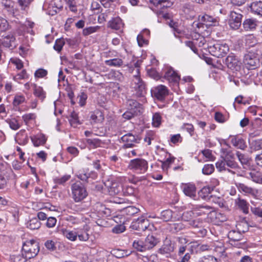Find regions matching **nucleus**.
I'll list each match as a JSON object with an SVG mask.
<instances>
[{
    "instance_id": "obj_1",
    "label": "nucleus",
    "mask_w": 262,
    "mask_h": 262,
    "mask_svg": "<svg viewBox=\"0 0 262 262\" xmlns=\"http://www.w3.org/2000/svg\"><path fill=\"white\" fill-rule=\"evenodd\" d=\"M261 52L257 48L249 49L244 57V62L249 68L254 69L259 66Z\"/></svg>"
},
{
    "instance_id": "obj_2",
    "label": "nucleus",
    "mask_w": 262,
    "mask_h": 262,
    "mask_svg": "<svg viewBox=\"0 0 262 262\" xmlns=\"http://www.w3.org/2000/svg\"><path fill=\"white\" fill-rule=\"evenodd\" d=\"M242 12V11L238 9H234L230 11L228 24L231 29L236 30L241 27L243 17Z\"/></svg>"
},
{
    "instance_id": "obj_3",
    "label": "nucleus",
    "mask_w": 262,
    "mask_h": 262,
    "mask_svg": "<svg viewBox=\"0 0 262 262\" xmlns=\"http://www.w3.org/2000/svg\"><path fill=\"white\" fill-rule=\"evenodd\" d=\"M128 168L137 173L144 174L147 171L148 163L144 159L136 158L130 161Z\"/></svg>"
},
{
    "instance_id": "obj_4",
    "label": "nucleus",
    "mask_w": 262,
    "mask_h": 262,
    "mask_svg": "<svg viewBox=\"0 0 262 262\" xmlns=\"http://www.w3.org/2000/svg\"><path fill=\"white\" fill-rule=\"evenodd\" d=\"M71 190L72 198L77 203L82 201L88 195L86 188L80 182L73 184Z\"/></svg>"
},
{
    "instance_id": "obj_5",
    "label": "nucleus",
    "mask_w": 262,
    "mask_h": 262,
    "mask_svg": "<svg viewBox=\"0 0 262 262\" xmlns=\"http://www.w3.org/2000/svg\"><path fill=\"white\" fill-rule=\"evenodd\" d=\"M22 251L27 258L31 259L35 257L39 252V243L34 240L26 241L23 244Z\"/></svg>"
},
{
    "instance_id": "obj_6",
    "label": "nucleus",
    "mask_w": 262,
    "mask_h": 262,
    "mask_svg": "<svg viewBox=\"0 0 262 262\" xmlns=\"http://www.w3.org/2000/svg\"><path fill=\"white\" fill-rule=\"evenodd\" d=\"M209 52L213 56L221 58L225 56L229 51V48L226 43H216L208 47Z\"/></svg>"
},
{
    "instance_id": "obj_7",
    "label": "nucleus",
    "mask_w": 262,
    "mask_h": 262,
    "mask_svg": "<svg viewBox=\"0 0 262 262\" xmlns=\"http://www.w3.org/2000/svg\"><path fill=\"white\" fill-rule=\"evenodd\" d=\"M212 208L208 205H195L192 208V211L185 212L183 214L182 217L185 219V216L189 215L191 216L192 214H195L198 216L208 215L212 212Z\"/></svg>"
},
{
    "instance_id": "obj_8",
    "label": "nucleus",
    "mask_w": 262,
    "mask_h": 262,
    "mask_svg": "<svg viewBox=\"0 0 262 262\" xmlns=\"http://www.w3.org/2000/svg\"><path fill=\"white\" fill-rule=\"evenodd\" d=\"M227 67L233 72L239 71L241 68L242 63L238 58L233 54L228 55L225 60Z\"/></svg>"
},
{
    "instance_id": "obj_9",
    "label": "nucleus",
    "mask_w": 262,
    "mask_h": 262,
    "mask_svg": "<svg viewBox=\"0 0 262 262\" xmlns=\"http://www.w3.org/2000/svg\"><path fill=\"white\" fill-rule=\"evenodd\" d=\"M149 226V220L144 216L133 221L131 224V227L139 231H145Z\"/></svg>"
},
{
    "instance_id": "obj_10",
    "label": "nucleus",
    "mask_w": 262,
    "mask_h": 262,
    "mask_svg": "<svg viewBox=\"0 0 262 262\" xmlns=\"http://www.w3.org/2000/svg\"><path fill=\"white\" fill-rule=\"evenodd\" d=\"M168 94L167 88L163 85H159L151 90V94L153 97L161 101L165 99Z\"/></svg>"
},
{
    "instance_id": "obj_11",
    "label": "nucleus",
    "mask_w": 262,
    "mask_h": 262,
    "mask_svg": "<svg viewBox=\"0 0 262 262\" xmlns=\"http://www.w3.org/2000/svg\"><path fill=\"white\" fill-rule=\"evenodd\" d=\"M134 82L135 84L134 89L136 91V96L138 97H144L146 93L144 82L138 75L134 76Z\"/></svg>"
},
{
    "instance_id": "obj_12",
    "label": "nucleus",
    "mask_w": 262,
    "mask_h": 262,
    "mask_svg": "<svg viewBox=\"0 0 262 262\" xmlns=\"http://www.w3.org/2000/svg\"><path fill=\"white\" fill-rule=\"evenodd\" d=\"M163 79L173 84H177L180 79V76L171 67L167 68L165 72Z\"/></svg>"
},
{
    "instance_id": "obj_13",
    "label": "nucleus",
    "mask_w": 262,
    "mask_h": 262,
    "mask_svg": "<svg viewBox=\"0 0 262 262\" xmlns=\"http://www.w3.org/2000/svg\"><path fill=\"white\" fill-rule=\"evenodd\" d=\"M235 185L241 192L246 194H250L254 198H258V191L257 189L249 187L242 183H236Z\"/></svg>"
},
{
    "instance_id": "obj_14",
    "label": "nucleus",
    "mask_w": 262,
    "mask_h": 262,
    "mask_svg": "<svg viewBox=\"0 0 262 262\" xmlns=\"http://www.w3.org/2000/svg\"><path fill=\"white\" fill-rule=\"evenodd\" d=\"M184 194L191 198L196 196V187L194 184L191 183L183 184L181 186Z\"/></svg>"
},
{
    "instance_id": "obj_15",
    "label": "nucleus",
    "mask_w": 262,
    "mask_h": 262,
    "mask_svg": "<svg viewBox=\"0 0 262 262\" xmlns=\"http://www.w3.org/2000/svg\"><path fill=\"white\" fill-rule=\"evenodd\" d=\"M243 27L246 31H254L257 26L258 21L254 18H247L243 23Z\"/></svg>"
},
{
    "instance_id": "obj_16",
    "label": "nucleus",
    "mask_w": 262,
    "mask_h": 262,
    "mask_svg": "<svg viewBox=\"0 0 262 262\" xmlns=\"http://www.w3.org/2000/svg\"><path fill=\"white\" fill-rule=\"evenodd\" d=\"M149 2L158 9L170 8L173 4L172 0H150Z\"/></svg>"
},
{
    "instance_id": "obj_17",
    "label": "nucleus",
    "mask_w": 262,
    "mask_h": 262,
    "mask_svg": "<svg viewBox=\"0 0 262 262\" xmlns=\"http://www.w3.org/2000/svg\"><path fill=\"white\" fill-rule=\"evenodd\" d=\"M213 187L205 186L202 188L199 192V196L204 200H211L213 198L212 195H210L213 190Z\"/></svg>"
},
{
    "instance_id": "obj_18",
    "label": "nucleus",
    "mask_w": 262,
    "mask_h": 262,
    "mask_svg": "<svg viewBox=\"0 0 262 262\" xmlns=\"http://www.w3.org/2000/svg\"><path fill=\"white\" fill-rule=\"evenodd\" d=\"M2 5L4 7V10L8 12L9 16H15V11L12 5L13 2L10 0H3Z\"/></svg>"
},
{
    "instance_id": "obj_19",
    "label": "nucleus",
    "mask_w": 262,
    "mask_h": 262,
    "mask_svg": "<svg viewBox=\"0 0 262 262\" xmlns=\"http://www.w3.org/2000/svg\"><path fill=\"white\" fill-rule=\"evenodd\" d=\"M90 118L92 121V123H101L104 120L103 113L99 110H96L92 112Z\"/></svg>"
},
{
    "instance_id": "obj_20",
    "label": "nucleus",
    "mask_w": 262,
    "mask_h": 262,
    "mask_svg": "<svg viewBox=\"0 0 262 262\" xmlns=\"http://www.w3.org/2000/svg\"><path fill=\"white\" fill-rule=\"evenodd\" d=\"M199 20L204 23V25L206 27L208 26H215L216 23V19L211 16L207 14L199 16Z\"/></svg>"
},
{
    "instance_id": "obj_21",
    "label": "nucleus",
    "mask_w": 262,
    "mask_h": 262,
    "mask_svg": "<svg viewBox=\"0 0 262 262\" xmlns=\"http://www.w3.org/2000/svg\"><path fill=\"white\" fill-rule=\"evenodd\" d=\"M123 26V24L121 19L119 17L113 18L108 23V27L112 29L118 30L120 29Z\"/></svg>"
},
{
    "instance_id": "obj_22",
    "label": "nucleus",
    "mask_w": 262,
    "mask_h": 262,
    "mask_svg": "<svg viewBox=\"0 0 262 262\" xmlns=\"http://www.w3.org/2000/svg\"><path fill=\"white\" fill-rule=\"evenodd\" d=\"M144 242L146 249L149 250L154 247L159 241L154 235H148Z\"/></svg>"
},
{
    "instance_id": "obj_23",
    "label": "nucleus",
    "mask_w": 262,
    "mask_h": 262,
    "mask_svg": "<svg viewBox=\"0 0 262 262\" xmlns=\"http://www.w3.org/2000/svg\"><path fill=\"white\" fill-rule=\"evenodd\" d=\"M231 143L234 146L241 149H245L246 147L244 140L242 138L236 136H234L231 138Z\"/></svg>"
},
{
    "instance_id": "obj_24",
    "label": "nucleus",
    "mask_w": 262,
    "mask_h": 262,
    "mask_svg": "<svg viewBox=\"0 0 262 262\" xmlns=\"http://www.w3.org/2000/svg\"><path fill=\"white\" fill-rule=\"evenodd\" d=\"M174 250L173 246L170 243H165L159 249V253L161 254L166 255L168 257Z\"/></svg>"
},
{
    "instance_id": "obj_25",
    "label": "nucleus",
    "mask_w": 262,
    "mask_h": 262,
    "mask_svg": "<svg viewBox=\"0 0 262 262\" xmlns=\"http://www.w3.org/2000/svg\"><path fill=\"white\" fill-rule=\"evenodd\" d=\"M251 11L255 14L262 16V1H254L251 4Z\"/></svg>"
},
{
    "instance_id": "obj_26",
    "label": "nucleus",
    "mask_w": 262,
    "mask_h": 262,
    "mask_svg": "<svg viewBox=\"0 0 262 262\" xmlns=\"http://www.w3.org/2000/svg\"><path fill=\"white\" fill-rule=\"evenodd\" d=\"M16 140L19 144H26L28 141V138L26 131L24 129L20 130L17 134L16 137Z\"/></svg>"
},
{
    "instance_id": "obj_27",
    "label": "nucleus",
    "mask_w": 262,
    "mask_h": 262,
    "mask_svg": "<svg viewBox=\"0 0 262 262\" xmlns=\"http://www.w3.org/2000/svg\"><path fill=\"white\" fill-rule=\"evenodd\" d=\"M134 253V252L127 250L115 249L113 251L112 254L117 258H121Z\"/></svg>"
},
{
    "instance_id": "obj_28",
    "label": "nucleus",
    "mask_w": 262,
    "mask_h": 262,
    "mask_svg": "<svg viewBox=\"0 0 262 262\" xmlns=\"http://www.w3.org/2000/svg\"><path fill=\"white\" fill-rule=\"evenodd\" d=\"M32 141L35 146H39L43 145L47 140L44 135L40 134L31 138Z\"/></svg>"
},
{
    "instance_id": "obj_29",
    "label": "nucleus",
    "mask_w": 262,
    "mask_h": 262,
    "mask_svg": "<svg viewBox=\"0 0 262 262\" xmlns=\"http://www.w3.org/2000/svg\"><path fill=\"white\" fill-rule=\"evenodd\" d=\"M236 203L238 207L242 210L243 212L247 214L249 212V204L245 200L238 198L236 200Z\"/></svg>"
},
{
    "instance_id": "obj_30",
    "label": "nucleus",
    "mask_w": 262,
    "mask_h": 262,
    "mask_svg": "<svg viewBox=\"0 0 262 262\" xmlns=\"http://www.w3.org/2000/svg\"><path fill=\"white\" fill-rule=\"evenodd\" d=\"M34 86V94L41 101L46 98V92L43 90V89L40 86H37L35 84H33Z\"/></svg>"
},
{
    "instance_id": "obj_31",
    "label": "nucleus",
    "mask_w": 262,
    "mask_h": 262,
    "mask_svg": "<svg viewBox=\"0 0 262 262\" xmlns=\"http://www.w3.org/2000/svg\"><path fill=\"white\" fill-rule=\"evenodd\" d=\"M41 223L37 217H33L30 219L27 223V228L35 230L38 229L40 227Z\"/></svg>"
},
{
    "instance_id": "obj_32",
    "label": "nucleus",
    "mask_w": 262,
    "mask_h": 262,
    "mask_svg": "<svg viewBox=\"0 0 262 262\" xmlns=\"http://www.w3.org/2000/svg\"><path fill=\"white\" fill-rule=\"evenodd\" d=\"M141 113L140 110L129 109L122 115V117L126 120H130L134 117L138 115Z\"/></svg>"
},
{
    "instance_id": "obj_33",
    "label": "nucleus",
    "mask_w": 262,
    "mask_h": 262,
    "mask_svg": "<svg viewBox=\"0 0 262 262\" xmlns=\"http://www.w3.org/2000/svg\"><path fill=\"white\" fill-rule=\"evenodd\" d=\"M15 40V37L12 34H9L4 38L2 41V45L7 48H10L12 46V43Z\"/></svg>"
},
{
    "instance_id": "obj_34",
    "label": "nucleus",
    "mask_w": 262,
    "mask_h": 262,
    "mask_svg": "<svg viewBox=\"0 0 262 262\" xmlns=\"http://www.w3.org/2000/svg\"><path fill=\"white\" fill-rule=\"evenodd\" d=\"M172 216L173 212L171 210L167 209L162 211L159 217L164 222H168L172 221Z\"/></svg>"
},
{
    "instance_id": "obj_35",
    "label": "nucleus",
    "mask_w": 262,
    "mask_h": 262,
    "mask_svg": "<svg viewBox=\"0 0 262 262\" xmlns=\"http://www.w3.org/2000/svg\"><path fill=\"white\" fill-rule=\"evenodd\" d=\"M230 241H240L242 239L243 235L239 231L235 230L230 231L228 234Z\"/></svg>"
},
{
    "instance_id": "obj_36",
    "label": "nucleus",
    "mask_w": 262,
    "mask_h": 262,
    "mask_svg": "<svg viewBox=\"0 0 262 262\" xmlns=\"http://www.w3.org/2000/svg\"><path fill=\"white\" fill-rule=\"evenodd\" d=\"M122 190V186L117 182H113L110 187L109 192L112 195L117 194L119 193Z\"/></svg>"
},
{
    "instance_id": "obj_37",
    "label": "nucleus",
    "mask_w": 262,
    "mask_h": 262,
    "mask_svg": "<svg viewBox=\"0 0 262 262\" xmlns=\"http://www.w3.org/2000/svg\"><path fill=\"white\" fill-rule=\"evenodd\" d=\"M221 159H234V155L232 151L229 150L228 148H222L221 149Z\"/></svg>"
},
{
    "instance_id": "obj_38",
    "label": "nucleus",
    "mask_w": 262,
    "mask_h": 262,
    "mask_svg": "<svg viewBox=\"0 0 262 262\" xmlns=\"http://www.w3.org/2000/svg\"><path fill=\"white\" fill-rule=\"evenodd\" d=\"M188 216H190L189 215H187L185 216V219L184 220L189 222V225L190 226L196 228L202 227L203 222L202 220L198 219L195 220H189Z\"/></svg>"
},
{
    "instance_id": "obj_39",
    "label": "nucleus",
    "mask_w": 262,
    "mask_h": 262,
    "mask_svg": "<svg viewBox=\"0 0 262 262\" xmlns=\"http://www.w3.org/2000/svg\"><path fill=\"white\" fill-rule=\"evenodd\" d=\"M216 168L220 171H222L223 170H228L229 172L232 173H235V172L230 170L229 168H228L226 166V163L225 159H221V160H219L216 163Z\"/></svg>"
},
{
    "instance_id": "obj_40",
    "label": "nucleus",
    "mask_w": 262,
    "mask_h": 262,
    "mask_svg": "<svg viewBox=\"0 0 262 262\" xmlns=\"http://www.w3.org/2000/svg\"><path fill=\"white\" fill-rule=\"evenodd\" d=\"M106 65L111 67H121L123 64V61L120 58H113L105 61Z\"/></svg>"
},
{
    "instance_id": "obj_41",
    "label": "nucleus",
    "mask_w": 262,
    "mask_h": 262,
    "mask_svg": "<svg viewBox=\"0 0 262 262\" xmlns=\"http://www.w3.org/2000/svg\"><path fill=\"white\" fill-rule=\"evenodd\" d=\"M133 246L137 250L140 252H143L147 250L144 244V242L141 240L135 241L133 244Z\"/></svg>"
},
{
    "instance_id": "obj_42",
    "label": "nucleus",
    "mask_w": 262,
    "mask_h": 262,
    "mask_svg": "<svg viewBox=\"0 0 262 262\" xmlns=\"http://www.w3.org/2000/svg\"><path fill=\"white\" fill-rule=\"evenodd\" d=\"M63 235L71 241H75L77 237V234L75 231L65 230L63 231Z\"/></svg>"
},
{
    "instance_id": "obj_43",
    "label": "nucleus",
    "mask_w": 262,
    "mask_h": 262,
    "mask_svg": "<svg viewBox=\"0 0 262 262\" xmlns=\"http://www.w3.org/2000/svg\"><path fill=\"white\" fill-rule=\"evenodd\" d=\"M250 148L252 150L256 151L262 149V140H255L250 143Z\"/></svg>"
},
{
    "instance_id": "obj_44",
    "label": "nucleus",
    "mask_w": 262,
    "mask_h": 262,
    "mask_svg": "<svg viewBox=\"0 0 262 262\" xmlns=\"http://www.w3.org/2000/svg\"><path fill=\"white\" fill-rule=\"evenodd\" d=\"M182 10L185 14H190V16L194 15L193 7L190 4H185L182 7Z\"/></svg>"
},
{
    "instance_id": "obj_45",
    "label": "nucleus",
    "mask_w": 262,
    "mask_h": 262,
    "mask_svg": "<svg viewBox=\"0 0 262 262\" xmlns=\"http://www.w3.org/2000/svg\"><path fill=\"white\" fill-rule=\"evenodd\" d=\"M33 1V0H18L17 3L21 10L26 11L29 8V5Z\"/></svg>"
},
{
    "instance_id": "obj_46",
    "label": "nucleus",
    "mask_w": 262,
    "mask_h": 262,
    "mask_svg": "<svg viewBox=\"0 0 262 262\" xmlns=\"http://www.w3.org/2000/svg\"><path fill=\"white\" fill-rule=\"evenodd\" d=\"M28 259L29 258L26 257L24 252L21 254L13 255L11 257L14 262H27Z\"/></svg>"
},
{
    "instance_id": "obj_47",
    "label": "nucleus",
    "mask_w": 262,
    "mask_h": 262,
    "mask_svg": "<svg viewBox=\"0 0 262 262\" xmlns=\"http://www.w3.org/2000/svg\"><path fill=\"white\" fill-rule=\"evenodd\" d=\"M71 178V176L69 174H66L63 176L61 178H56L54 179V182L55 183L58 185H64L65 183L69 181Z\"/></svg>"
},
{
    "instance_id": "obj_48",
    "label": "nucleus",
    "mask_w": 262,
    "mask_h": 262,
    "mask_svg": "<svg viewBox=\"0 0 262 262\" xmlns=\"http://www.w3.org/2000/svg\"><path fill=\"white\" fill-rule=\"evenodd\" d=\"M25 97L22 95H16L15 96L13 101V105L14 106H17L22 104L25 101Z\"/></svg>"
},
{
    "instance_id": "obj_49",
    "label": "nucleus",
    "mask_w": 262,
    "mask_h": 262,
    "mask_svg": "<svg viewBox=\"0 0 262 262\" xmlns=\"http://www.w3.org/2000/svg\"><path fill=\"white\" fill-rule=\"evenodd\" d=\"M214 171V167L212 164H205L202 168V172L204 174L209 175Z\"/></svg>"
},
{
    "instance_id": "obj_50",
    "label": "nucleus",
    "mask_w": 262,
    "mask_h": 262,
    "mask_svg": "<svg viewBox=\"0 0 262 262\" xmlns=\"http://www.w3.org/2000/svg\"><path fill=\"white\" fill-rule=\"evenodd\" d=\"M226 166L228 168L235 169L238 167V164L234 161V159H225Z\"/></svg>"
},
{
    "instance_id": "obj_51",
    "label": "nucleus",
    "mask_w": 262,
    "mask_h": 262,
    "mask_svg": "<svg viewBox=\"0 0 262 262\" xmlns=\"http://www.w3.org/2000/svg\"><path fill=\"white\" fill-rule=\"evenodd\" d=\"M64 44L65 42L63 38L57 39L56 40L55 45L54 46V49L58 52H59L61 51L62 47Z\"/></svg>"
},
{
    "instance_id": "obj_52",
    "label": "nucleus",
    "mask_w": 262,
    "mask_h": 262,
    "mask_svg": "<svg viewBox=\"0 0 262 262\" xmlns=\"http://www.w3.org/2000/svg\"><path fill=\"white\" fill-rule=\"evenodd\" d=\"M121 139L123 141V142L125 143L137 142V139L136 138V137L130 133L124 135L122 137Z\"/></svg>"
},
{
    "instance_id": "obj_53",
    "label": "nucleus",
    "mask_w": 262,
    "mask_h": 262,
    "mask_svg": "<svg viewBox=\"0 0 262 262\" xmlns=\"http://www.w3.org/2000/svg\"><path fill=\"white\" fill-rule=\"evenodd\" d=\"M127 105L130 107V109L140 110L141 107V105L138 101L132 99L127 100Z\"/></svg>"
},
{
    "instance_id": "obj_54",
    "label": "nucleus",
    "mask_w": 262,
    "mask_h": 262,
    "mask_svg": "<svg viewBox=\"0 0 262 262\" xmlns=\"http://www.w3.org/2000/svg\"><path fill=\"white\" fill-rule=\"evenodd\" d=\"M184 228V225L182 223H174L170 225V230L173 233L179 232Z\"/></svg>"
},
{
    "instance_id": "obj_55",
    "label": "nucleus",
    "mask_w": 262,
    "mask_h": 262,
    "mask_svg": "<svg viewBox=\"0 0 262 262\" xmlns=\"http://www.w3.org/2000/svg\"><path fill=\"white\" fill-rule=\"evenodd\" d=\"M100 29L99 26L90 27L83 30V34L84 36L89 35L93 33L97 32Z\"/></svg>"
},
{
    "instance_id": "obj_56",
    "label": "nucleus",
    "mask_w": 262,
    "mask_h": 262,
    "mask_svg": "<svg viewBox=\"0 0 262 262\" xmlns=\"http://www.w3.org/2000/svg\"><path fill=\"white\" fill-rule=\"evenodd\" d=\"M161 122V116L159 113H156L152 116V125L155 127H158Z\"/></svg>"
},
{
    "instance_id": "obj_57",
    "label": "nucleus",
    "mask_w": 262,
    "mask_h": 262,
    "mask_svg": "<svg viewBox=\"0 0 262 262\" xmlns=\"http://www.w3.org/2000/svg\"><path fill=\"white\" fill-rule=\"evenodd\" d=\"M236 156L238 160L243 165H247L249 163V158L245 155L241 153L239 151H237Z\"/></svg>"
},
{
    "instance_id": "obj_58",
    "label": "nucleus",
    "mask_w": 262,
    "mask_h": 262,
    "mask_svg": "<svg viewBox=\"0 0 262 262\" xmlns=\"http://www.w3.org/2000/svg\"><path fill=\"white\" fill-rule=\"evenodd\" d=\"M193 28L194 29L195 32H199L201 31V29L205 28L204 23L202 21H194L192 25Z\"/></svg>"
},
{
    "instance_id": "obj_59",
    "label": "nucleus",
    "mask_w": 262,
    "mask_h": 262,
    "mask_svg": "<svg viewBox=\"0 0 262 262\" xmlns=\"http://www.w3.org/2000/svg\"><path fill=\"white\" fill-rule=\"evenodd\" d=\"M8 122L10 127L13 130H16L18 129L20 126L17 120L14 118L8 121Z\"/></svg>"
},
{
    "instance_id": "obj_60",
    "label": "nucleus",
    "mask_w": 262,
    "mask_h": 262,
    "mask_svg": "<svg viewBox=\"0 0 262 262\" xmlns=\"http://www.w3.org/2000/svg\"><path fill=\"white\" fill-rule=\"evenodd\" d=\"M9 24L4 18H0V31L5 32L9 29Z\"/></svg>"
},
{
    "instance_id": "obj_61",
    "label": "nucleus",
    "mask_w": 262,
    "mask_h": 262,
    "mask_svg": "<svg viewBox=\"0 0 262 262\" xmlns=\"http://www.w3.org/2000/svg\"><path fill=\"white\" fill-rule=\"evenodd\" d=\"M251 211L255 215L262 218V204L257 207H251Z\"/></svg>"
},
{
    "instance_id": "obj_62",
    "label": "nucleus",
    "mask_w": 262,
    "mask_h": 262,
    "mask_svg": "<svg viewBox=\"0 0 262 262\" xmlns=\"http://www.w3.org/2000/svg\"><path fill=\"white\" fill-rule=\"evenodd\" d=\"M86 143L92 147H97L100 146L101 141L98 139H88L86 140Z\"/></svg>"
},
{
    "instance_id": "obj_63",
    "label": "nucleus",
    "mask_w": 262,
    "mask_h": 262,
    "mask_svg": "<svg viewBox=\"0 0 262 262\" xmlns=\"http://www.w3.org/2000/svg\"><path fill=\"white\" fill-rule=\"evenodd\" d=\"M212 202L218 204V205L221 208H226L225 202L223 199L221 198L213 197L211 200Z\"/></svg>"
},
{
    "instance_id": "obj_64",
    "label": "nucleus",
    "mask_w": 262,
    "mask_h": 262,
    "mask_svg": "<svg viewBox=\"0 0 262 262\" xmlns=\"http://www.w3.org/2000/svg\"><path fill=\"white\" fill-rule=\"evenodd\" d=\"M48 74L47 70L43 69H39L36 70L34 73V76L36 78H43Z\"/></svg>"
}]
</instances>
